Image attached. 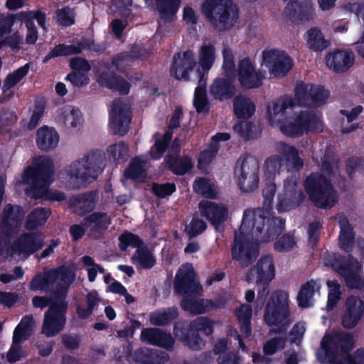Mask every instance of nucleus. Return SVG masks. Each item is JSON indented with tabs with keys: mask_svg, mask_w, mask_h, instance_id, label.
Returning a JSON list of instances; mask_svg holds the SVG:
<instances>
[{
	"mask_svg": "<svg viewBox=\"0 0 364 364\" xmlns=\"http://www.w3.org/2000/svg\"><path fill=\"white\" fill-rule=\"evenodd\" d=\"M313 7L311 0H294L289 2L284 13L295 24H301L313 18Z\"/></svg>",
	"mask_w": 364,
	"mask_h": 364,
	"instance_id": "4be33fe9",
	"label": "nucleus"
},
{
	"mask_svg": "<svg viewBox=\"0 0 364 364\" xmlns=\"http://www.w3.org/2000/svg\"><path fill=\"white\" fill-rule=\"evenodd\" d=\"M107 151L108 158L118 164L127 161L129 157V146L124 141L109 145Z\"/></svg>",
	"mask_w": 364,
	"mask_h": 364,
	"instance_id": "49530a36",
	"label": "nucleus"
},
{
	"mask_svg": "<svg viewBox=\"0 0 364 364\" xmlns=\"http://www.w3.org/2000/svg\"><path fill=\"white\" fill-rule=\"evenodd\" d=\"M279 151L286 169L290 173L284 181L283 193L279 196L277 205L278 212L284 213L298 207L305 198L302 190L299 188V172L304 163L298 149L293 146L283 143Z\"/></svg>",
	"mask_w": 364,
	"mask_h": 364,
	"instance_id": "f03ea898",
	"label": "nucleus"
},
{
	"mask_svg": "<svg viewBox=\"0 0 364 364\" xmlns=\"http://www.w3.org/2000/svg\"><path fill=\"white\" fill-rule=\"evenodd\" d=\"M173 289L176 294L183 297L201 294L202 286L196 279V274L191 264L187 263L179 268L173 282Z\"/></svg>",
	"mask_w": 364,
	"mask_h": 364,
	"instance_id": "4468645a",
	"label": "nucleus"
},
{
	"mask_svg": "<svg viewBox=\"0 0 364 364\" xmlns=\"http://www.w3.org/2000/svg\"><path fill=\"white\" fill-rule=\"evenodd\" d=\"M48 208L38 207L34 208L28 215L25 227L28 230H34L38 227L43 226L47 222L50 215Z\"/></svg>",
	"mask_w": 364,
	"mask_h": 364,
	"instance_id": "4c0bfd02",
	"label": "nucleus"
},
{
	"mask_svg": "<svg viewBox=\"0 0 364 364\" xmlns=\"http://www.w3.org/2000/svg\"><path fill=\"white\" fill-rule=\"evenodd\" d=\"M53 175L52 159L42 156L36 159L33 166H28L24 170L23 181L30 186L33 198L61 202L65 199V194L62 191L48 188Z\"/></svg>",
	"mask_w": 364,
	"mask_h": 364,
	"instance_id": "7ed1b4c3",
	"label": "nucleus"
},
{
	"mask_svg": "<svg viewBox=\"0 0 364 364\" xmlns=\"http://www.w3.org/2000/svg\"><path fill=\"white\" fill-rule=\"evenodd\" d=\"M21 16L18 14H0V37L9 34L16 21H20Z\"/></svg>",
	"mask_w": 364,
	"mask_h": 364,
	"instance_id": "052dcab7",
	"label": "nucleus"
},
{
	"mask_svg": "<svg viewBox=\"0 0 364 364\" xmlns=\"http://www.w3.org/2000/svg\"><path fill=\"white\" fill-rule=\"evenodd\" d=\"M58 142L59 134L54 128L44 125L37 130L36 143L40 150L48 152L54 149Z\"/></svg>",
	"mask_w": 364,
	"mask_h": 364,
	"instance_id": "c756f323",
	"label": "nucleus"
},
{
	"mask_svg": "<svg viewBox=\"0 0 364 364\" xmlns=\"http://www.w3.org/2000/svg\"><path fill=\"white\" fill-rule=\"evenodd\" d=\"M327 66L335 73L347 72L353 65L355 57L350 50L337 49L328 53L326 58Z\"/></svg>",
	"mask_w": 364,
	"mask_h": 364,
	"instance_id": "a878e982",
	"label": "nucleus"
},
{
	"mask_svg": "<svg viewBox=\"0 0 364 364\" xmlns=\"http://www.w3.org/2000/svg\"><path fill=\"white\" fill-rule=\"evenodd\" d=\"M132 358L140 364H166L169 356L167 353L158 349L141 347L134 351Z\"/></svg>",
	"mask_w": 364,
	"mask_h": 364,
	"instance_id": "cd10ccee",
	"label": "nucleus"
},
{
	"mask_svg": "<svg viewBox=\"0 0 364 364\" xmlns=\"http://www.w3.org/2000/svg\"><path fill=\"white\" fill-rule=\"evenodd\" d=\"M328 287V300L326 304V310L332 311L337 306L338 301L341 297V286L336 280H328L327 282Z\"/></svg>",
	"mask_w": 364,
	"mask_h": 364,
	"instance_id": "3c124183",
	"label": "nucleus"
},
{
	"mask_svg": "<svg viewBox=\"0 0 364 364\" xmlns=\"http://www.w3.org/2000/svg\"><path fill=\"white\" fill-rule=\"evenodd\" d=\"M178 316V310L176 306L168 307L163 312H155L150 316V322L156 326H164L170 323Z\"/></svg>",
	"mask_w": 364,
	"mask_h": 364,
	"instance_id": "37998d69",
	"label": "nucleus"
},
{
	"mask_svg": "<svg viewBox=\"0 0 364 364\" xmlns=\"http://www.w3.org/2000/svg\"><path fill=\"white\" fill-rule=\"evenodd\" d=\"M34 326L35 321L32 315L23 316L14 331L13 338H15L17 342L29 339L33 334Z\"/></svg>",
	"mask_w": 364,
	"mask_h": 364,
	"instance_id": "58836bf2",
	"label": "nucleus"
},
{
	"mask_svg": "<svg viewBox=\"0 0 364 364\" xmlns=\"http://www.w3.org/2000/svg\"><path fill=\"white\" fill-rule=\"evenodd\" d=\"M297 105L316 108L323 105L330 97V92H294Z\"/></svg>",
	"mask_w": 364,
	"mask_h": 364,
	"instance_id": "473e14b6",
	"label": "nucleus"
},
{
	"mask_svg": "<svg viewBox=\"0 0 364 364\" xmlns=\"http://www.w3.org/2000/svg\"><path fill=\"white\" fill-rule=\"evenodd\" d=\"M262 62L270 75L277 79L287 76L294 66L293 59L284 50L277 48L264 50Z\"/></svg>",
	"mask_w": 364,
	"mask_h": 364,
	"instance_id": "f8f14e48",
	"label": "nucleus"
},
{
	"mask_svg": "<svg viewBox=\"0 0 364 364\" xmlns=\"http://www.w3.org/2000/svg\"><path fill=\"white\" fill-rule=\"evenodd\" d=\"M98 83L113 91H129L131 85L124 77L115 73L103 72L97 76Z\"/></svg>",
	"mask_w": 364,
	"mask_h": 364,
	"instance_id": "2f4dec72",
	"label": "nucleus"
},
{
	"mask_svg": "<svg viewBox=\"0 0 364 364\" xmlns=\"http://www.w3.org/2000/svg\"><path fill=\"white\" fill-rule=\"evenodd\" d=\"M75 13L68 6L58 9L55 11V21L62 27H70L75 24Z\"/></svg>",
	"mask_w": 364,
	"mask_h": 364,
	"instance_id": "5fc2aeb1",
	"label": "nucleus"
},
{
	"mask_svg": "<svg viewBox=\"0 0 364 364\" xmlns=\"http://www.w3.org/2000/svg\"><path fill=\"white\" fill-rule=\"evenodd\" d=\"M237 175L248 176L259 173V164L255 158L247 155L240 156L236 161Z\"/></svg>",
	"mask_w": 364,
	"mask_h": 364,
	"instance_id": "a19ab883",
	"label": "nucleus"
},
{
	"mask_svg": "<svg viewBox=\"0 0 364 364\" xmlns=\"http://www.w3.org/2000/svg\"><path fill=\"white\" fill-rule=\"evenodd\" d=\"M341 275L344 278L346 284L349 289L358 290L364 289V279L353 271L350 265Z\"/></svg>",
	"mask_w": 364,
	"mask_h": 364,
	"instance_id": "864d4df0",
	"label": "nucleus"
},
{
	"mask_svg": "<svg viewBox=\"0 0 364 364\" xmlns=\"http://www.w3.org/2000/svg\"><path fill=\"white\" fill-rule=\"evenodd\" d=\"M334 176L332 164L324 160L321 164V172H312L306 178L305 191L316 207L326 209L338 202V196L331 183Z\"/></svg>",
	"mask_w": 364,
	"mask_h": 364,
	"instance_id": "20e7f679",
	"label": "nucleus"
},
{
	"mask_svg": "<svg viewBox=\"0 0 364 364\" xmlns=\"http://www.w3.org/2000/svg\"><path fill=\"white\" fill-rule=\"evenodd\" d=\"M238 186L243 193H251L257 188L259 184V173L252 176L237 175Z\"/></svg>",
	"mask_w": 364,
	"mask_h": 364,
	"instance_id": "bf43d9fd",
	"label": "nucleus"
},
{
	"mask_svg": "<svg viewBox=\"0 0 364 364\" xmlns=\"http://www.w3.org/2000/svg\"><path fill=\"white\" fill-rule=\"evenodd\" d=\"M106 166L105 154L100 149L90 151L80 160L71 164L70 174L84 183L95 181Z\"/></svg>",
	"mask_w": 364,
	"mask_h": 364,
	"instance_id": "0eeeda50",
	"label": "nucleus"
},
{
	"mask_svg": "<svg viewBox=\"0 0 364 364\" xmlns=\"http://www.w3.org/2000/svg\"><path fill=\"white\" fill-rule=\"evenodd\" d=\"M119 248L122 252H126L127 248L139 249L144 245L143 240L137 235L128 230H124L118 237Z\"/></svg>",
	"mask_w": 364,
	"mask_h": 364,
	"instance_id": "a18cd8bd",
	"label": "nucleus"
},
{
	"mask_svg": "<svg viewBox=\"0 0 364 364\" xmlns=\"http://www.w3.org/2000/svg\"><path fill=\"white\" fill-rule=\"evenodd\" d=\"M297 105L296 97H291L285 95L267 105L266 116L269 124L271 126H278L279 119L287 118V109H292Z\"/></svg>",
	"mask_w": 364,
	"mask_h": 364,
	"instance_id": "393cba45",
	"label": "nucleus"
},
{
	"mask_svg": "<svg viewBox=\"0 0 364 364\" xmlns=\"http://www.w3.org/2000/svg\"><path fill=\"white\" fill-rule=\"evenodd\" d=\"M98 201L96 191H87L70 197L68 206L73 213L79 216H84L92 213L96 207Z\"/></svg>",
	"mask_w": 364,
	"mask_h": 364,
	"instance_id": "5701e85b",
	"label": "nucleus"
},
{
	"mask_svg": "<svg viewBox=\"0 0 364 364\" xmlns=\"http://www.w3.org/2000/svg\"><path fill=\"white\" fill-rule=\"evenodd\" d=\"M181 0H156L157 10L161 18L171 21L173 16L177 13Z\"/></svg>",
	"mask_w": 364,
	"mask_h": 364,
	"instance_id": "c03bdc74",
	"label": "nucleus"
},
{
	"mask_svg": "<svg viewBox=\"0 0 364 364\" xmlns=\"http://www.w3.org/2000/svg\"><path fill=\"white\" fill-rule=\"evenodd\" d=\"M321 348L324 350L325 357L329 363L336 360L338 353V346L333 336L324 337L321 342Z\"/></svg>",
	"mask_w": 364,
	"mask_h": 364,
	"instance_id": "0e129e2a",
	"label": "nucleus"
},
{
	"mask_svg": "<svg viewBox=\"0 0 364 364\" xmlns=\"http://www.w3.org/2000/svg\"><path fill=\"white\" fill-rule=\"evenodd\" d=\"M201 12L219 31L230 30L239 18V8L233 0H205L201 5Z\"/></svg>",
	"mask_w": 364,
	"mask_h": 364,
	"instance_id": "423d86ee",
	"label": "nucleus"
},
{
	"mask_svg": "<svg viewBox=\"0 0 364 364\" xmlns=\"http://www.w3.org/2000/svg\"><path fill=\"white\" fill-rule=\"evenodd\" d=\"M199 332L209 336L214 332V321L208 316H198L192 321L178 319L173 324L175 337L193 350L204 346Z\"/></svg>",
	"mask_w": 364,
	"mask_h": 364,
	"instance_id": "39448f33",
	"label": "nucleus"
},
{
	"mask_svg": "<svg viewBox=\"0 0 364 364\" xmlns=\"http://www.w3.org/2000/svg\"><path fill=\"white\" fill-rule=\"evenodd\" d=\"M283 159L278 155H272L268 157L264 164V171L265 176L272 178L279 173L280 168L283 166Z\"/></svg>",
	"mask_w": 364,
	"mask_h": 364,
	"instance_id": "603ef678",
	"label": "nucleus"
},
{
	"mask_svg": "<svg viewBox=\"0 0 364 364\" xmlns=\"http://www.w3.org/2000/svg\"><path fill=\"white\" fill-rule=\"evenodd\" d=\"M140 340L144 343L161 347L167 350H172L175 344V340L171 334L159 328H143Z\"/></svg>",
	"mask_w": 364,
	"mask_h": 364,
	"instance_id": "b1692460",
	"label": "nucleus"
},
{
	"mask_svg": "<svg viewBox=\"0 0 364 364\" xmlns=\"http://www.w3.org/2000/svg\"><path fill=\"white\" fill-rule=\"evenodd\" d=\"M29 69L30 63H27L23 66L9 73L4 82V87L8 90L14 87L28 74Z\"/></svg>",
	"mask_w": 364,
	"mask_h": 364,
	"instance_id": "4d7b16f0",
	"label": "nucleus"
},
{
	"mask_svg": "<svg viewBox=\"0 0 364 364\" xmlns=\"http://www.w3.org/2000/svg\"><path fill=\"white\" fill-rule=\"evenodd\" d=\"M263 198L262 208L245 210L239 228L240 234L235 235L232 257L244 267L256 259L259 245L277 238L285 228V220L272 215L274 198Z\"/></svg>",
	"mask_w": 364,
	"mask_h": 364,
	"instance_id": "f257e3e1",
	"label": "nucleus"
},
{
	"mask_svg": "<svg viewBox=\"0 0 364 364\" xmlns=\"http://www.w3.org/2000/svg\"><path fill=\"white\" fill-rule=\"evenodd\" d=\"M68 306L66 301H55L46 311L41 332L46 337H54L63 330Z\"/></svg>",
	"mask_w": 364,
	"mask_h": 364,
	"instance_id": "ddd939ff",
	"label": "nucleus"
},
{
	"mask_svg": "<svg viewBox=\"0 0 364 364\" xmlns=\"http://www.w3.org/2000/svg\"><path fill=\"white\" fill-rule=\"evenodd\" d=\"M24 212L20 205L6 204L2 211L1 230L7 239L18 233L21 225Z\"/></svg>",
	"mask_w": 364,
	"mask_h": 364,
	"instance_id": "a211bd4d",
	"label": "nucleus"
},
{
	"mask_svg": "<svg viewBox=\"0 0 364 364\" xmlns=\"http://www.w3.org/2000/svg\"><path fill=\"white\" fill-rule=\"evenodd\" d=\"M131 259L137 269H150L156 263L155 256L145 244L139 249L136 250Z\"/></svg>",
	"mask_w": 364,
	"mask_h": 364,
	"instance_id": "72a5a7b5",
	"label": "nucleus"
},
{
	"mask_svg": "<svg viewBox=\"0 0 364 364\" xmlns=\"http://www.w3.org/2000/svg\"><path fill=\"white\" fill-rule=\"evenodd\" d=\"M176 191V186L173 183H153L151 191L154 196L159 198H164L171 196Z\"/></svg>",
	"mask_w": 364,
	"mask_h": 364,
	"instance_id": "774afa93",
	"label": "nucleus"
},
{
	"mask_svg": "<svg viewBox=\"0 0 364 364\" xmlns=\"http://www.w3.org/2000/svg\"><path fill=\"white\" fill-rule=\"evenodd\" d=\"M324 266L331 267L341 274L350 264L344 256L336 252H325L322 257Z\"/></svg>",
	"mask_w": 364,
	"mask_h": 364,
	"instance_id": "79ce46f5",
	"label": "nucleus"
},
{
	"mask_svg": "<svg viewBox=\"0 0 364 364\" xmlns=\"http://www.w3.org/2000/svg\"><path fill=\"white\" fill-rule=\"evenodd\" d=\"M323 225L319 220H314L308 225V245L314 250L320 240Z\"/></svg>",
	"mask_w": 364,
	"mask_h": 364,
	"instance_id": "13d9d810",
	"label": "nucleus"
},
{
	"mask_svg": "<svg viewBox=\"0 0 364 364\" xmlns=\"http://www.w3.org/2000/svg\"><path fill=\"white\" fill-rule=\"evenodd\" d=\"M274 265L272 256L264 255L261 257L256 264L250 268L247 274V281L255 282L257 285L262 286V289L259 291L255 301V309H261L269 291L268 285L274 278Z\"/></svg>",
	"mask_w": 364,
	"mask_h": 364,
	"instance_id": "6e6552de",
	"label": "nucleus"
},
{
	"mask_svg": "<svg viewBox=\"0 0 364 364\" xmlns=\"http://www.w3.org/2000/svg\"><path fill=\"white\" fill-rule=\"evenodd\" d=\"M338 223L341 228L338 238L339 247L346 252L349 253L353 248L354 232L346 217L341 219Z\"/></svg>",
	"mask_w": 364,
	"mask_h": 364,
	"instance_id": "e433bc0d",
	"label": "nucleus"
},
{
	"mask_svg": "<svg viewBox=\"0 0 364 364\" xmlns=\"http://www.w3.org/2000/svg\"><path fill=\"white\" fill-rule=\"evenodd\" d=\"M277 127L282 134L293 138L301 136L304 133L323 131L320 118L308 111H301L294 122H288L287 118L279 119Z\"/></svg>",
	"mask_w": 364,
	"mask_h": 364,
	"instance_id": "1a4fd4ad",
	"label": "nucleus"
},
{
	"mask_svg": "<svg viewBox=\"0 0 364 364\" xmlns=\"http://www.w3.org/2000/svg\"><path fill=\"white\" fill-rule=\"evenodd\" d=\"M266 78L265 70H256L250 58L242 59L238 63L237 80L246 90L257 89Z\"/></svg>",
	"mask_w": 364,
	"mask_h": 364,
	"instance_id": "2eb2a0df",
	"label": "nucleus"
},
{
	"mask_svg": "<svg viewBox=\"0 0 364 364\" xmlns=\"http://www.w3.org/2000/svg\"><path fill=\"white\" fill-rule=\"evenodd\" d=\"M344 307L341 325L345 328L352 329L363 317L364 302L358 296L350 295L346 298Z\"/></svg>",
	"mask_w": 364,
	"mask_h": 364,
	"instance_id": "412c9836",
	"label": "nucleus"
},
{
	"mask_svg": "<svg viewBox=\"0 0 364 364\" xmlns=\"http://www.w3.org/2000/svg\"><path fill=\"white\" fill-rule=\"evenodd\" d=\"M201 215L205 217L218 232L224 230V223L228 219V210L223 205L215 202L202 200L198 205Z\"/></svg>",
	"mask_w": 364,
	"mask_h": 364,
	"instance_id": "aec40b11",
	"label": "nucleus"
},
{
	"mask_svg": "<svg viewBox=\"0 0 364 364\" xmlns=\"http://www.w3.org/2000/svg\"><path fill=\"white\" fill-rule=\"evenodd\" d=\"M172 139V134L166 132L161 137L155 139L154 144L150 150V156L153 159H160L166 151Z\"/></svg>",
	"mask_w": 364,
	"mask_h": 364,
	"instance_id": "09e8293b",
	"label": "nucleus"
},
{
	"mask_svg": "<svg viewBox=\"0 0 364 364\" xmlns=\"http://www.w3.org/2000/svg\"><path fill=\"white\" fill-rule=\"evenodd\" d=\"M46 105L47 102L43 97H37L35 100L33 111L28 124L29 129L31 130L36 127L39 120L44 114Z\"/></svg>",
	"mask_w": 364,
	"mask_h": 364,
	"instance_id": "6e6d98bb",
	"label": "nucleus"
},
{
	"mask_svg": "<svg viewBox=\"0 0 364 364\" xmlns=\"http://www.w3.org/2000/svg\"><path fill=\"white\" fill-rule=\"evenodd\" d=\"M233 110L237 119H248L255 112V105L249 98L238 95L233 100Z\"/></svg>",
	"mask_w": 364,
	"mask_h": 364,
	"instance_id": "c9c22d12",
	"label": "nucleus"
},
{
	"mask_svg": "<svg viewBox=\"0 0 364 364\" xmlns=\"http://www.w3.org/2000/svg\"><path fill=\"white\" fill-rule=\"evenodd\" d=\"M216 58V49L213 44H203L198 50V64L203 71L208 72Z\"/></svg>",
	"mask_w": 364,
	"mask_h": 364,
	"instance_id": "ea45409f",
	"label": "nucleus"
},
{
	"mask_svg": "<svg viewBox=\"0 0 364 364\" xmlns=\"http://www.w3.org/2000/svg\"><path fill=\"white\" fill-rule=\"evenodd\" d=\"M193 188L196 193L202 195L205 198H215L216 197V192L213 184L205 178L200 177L196 178Z\"/></svg>",
	"mask_w": 364,
	"mask_h": 364,
	"instance_id": "8fccbe9b",
	"label": "nucleus"
},
{
	"mask_svg": "<svg viewBox=\"0 0 364 364\" xmlns=\"http://www.w3.org/2000/svg\"><path fill=\"white\" fill-rule=\"evenodd\" d=\"M198 296H185L181 301V308L191 315L203 314L213 309L212 300L198 299Z\"/></svg>",
	"mask_w": 364,
	"mask_h": 364,
	"instance_id": "7c9ffc66",
	"label": "nucleus"
},
{
	"mask_svg": "<svg viewBox=\"0 0 364 364\" xmlns=\"http://www.w3.org/2000/svg\"><path fill=\"white\" fill-rule=\"evenodd\" d=\"M196 65L193 50H187L173 55L170 67V74L177 80H188L189 75Z\"/></svg>",
	"mask_w": 364,
	"mask_h": 364,
	"instance_id": "6ab92c4d",
	"label": "nucleus"
},
{
	"mask_svg": "<svg viewBox=\"0 0 364 364\" xmlns=\"http://www.w3.org/2000/svg\"><path fill=\"white\" fill-rule=\"evenodd\" d=\"M289 294L284 290L278 289L273 291L267 300L264 309V321L269 326H277L290 316V309L288 303Z\"/></svg>",
	"mask_w": 364,
	"mask_h": 364,
	"instance_id": "9d476101",
	"label": "nucleus"
},
{
	"mask_svg": "<svg viewBox=\"0 0 364 364\" xmlns=\"http://www.w3.org/2000/svg\"><path fill=\"white\" fill-rule=\"evenodd\" d=\"M314 284L313 280L308 281L301 285L297 295L298 306L305 309L312 306V298L314 294Z\"/></svg>",
	"mask_w": 364,
	"mask_h": 364,
	"instance_id": "de8ad7c7",
	"label": "nucleus"
},
{
	"mask_svg": "<svg viewBox=\"0 0 364 364\" xmlns=\"http://www.w3.org/2000/svg\"><path fill=\"white\" fill-rule=\"evenodd\" d=\"M306 41L309 49L315 52H322L330 46L321 29L317 27L311 28L306 33Z\"/></svg>",
	"mask_w": 364,
	"mask_h": 364,
	"instance_id": "f704fd0d",
	"label": "nucleus"
},
{
	"mask_svg": "<svg viewBox=\"0 0 364 364\" xmlns=\"http://www.w3.org/2000/svg\"><path fill=\"white\" fill-rule=\"evenodd\" d=\"M129 107L119 99L113 100L109 110V125L114 134L124 136L129 131Z\"/></svg>",
	"mask_w": 364,
	"mask_h": 364,
	"instance_id": "dca6fc26",
	"label": "nucleus"
},
{
	"mask_svg": "<svg viewBox=\"0 0 364 364\" xmlns=\"http://www.w3.org/2000/svg\"><path fill=\"white\" fill-rule=\"evenodd\" d=\"M75 274L71 269L65 265L50 269L43 273H37L31 279L29 289L31 291H48L58 279L67 285H70L75 280Z\"/></svg>",
	"mask_w": 364,
	"mask_h": 364,
	"instance_id": "9b49d317",
	"label": "nucleus"
},
{
	"mask_svg": "<svg viewBox=\"0 0 364 364\" xmlns=\"http://www.w3.org/2000/svg\"><path fill=\"white\" fill-rule=\"evenodd\" d=\"M45 245V238L38 232L21 233L12 243L11 248L14 253L30 256L41 250Z\"/></svg>",
	"mask_w": 364,
	"mask_h": 364,
	"instance_id": "f3484780",
	"label": "nucleus"
},
{
	"mask_svg": "<svg viewBox=\"0 0 364 364\" xmlns=\"http://www.w3.org/2000/svg\"><path fill=\"white\" fill-rule=\"evenodd\" d=\"M111 224V218L105 212H92L83 218L82 225L92 235L104 234Z\"/></svg>",
	"mask_w": 364,
	"mask_h": 364,
	"instance_id": "bb28decb",
	"label": "nucleus"
},
{
	"mask_svg": "<svg viewBox=\"0 0 364 364\" xmlns=\"http://www.w3.org/2000/svg\"><path fill=\"white\" fill-rule=\"evenodd\" d=\"M21 16L20 21H26L31 23L33 22V19L36 20L38 26L43 29H46V15L44 12L41 10H31L28 11L19 12Z\"/></svg>",
	"mask_w": 364,
	"mask_h": 364,
	"instance_id": "680f3d73",
	"label": "nucleus"
},
{
	"mask_svg": "<svg viewBox=\"0 0 364 364\" xmlns=\"http://www.w3.org/2000/svg\"><path fill=\"white\" fill-rule=\"evenodd\" d=\"M144 168L142 162L138 159H133L128 167L124 170V176L127 179L138 180L142 177Z\"/></svg>",
	"mask_w": 364,
	"mask_h": 364,
	"instance_id": "338daca9",
	"label": "nucleus"
},
{
	"mask_svg": "<svg viewBox=\"0 0 364 364\" xmlns=\"http://www.w3.org/2000/svg\"><path fill=\"white\" fill-rule=\"evenodd\" d=\"M164 161L170 171L176 176H185L191 172L194 167V162L189 156H173L168 153Z\"/></svg>",
	"mask_w": 364,
	"mask_h": 364,
	"instance_id": "c85d7f7f",
	"label": "nucleus"
},
{
	"mask_svg": "<svg viewBox=\"0 0 364 364\" xmlns=\"http://www.w3.org/2000/svg\"><path fill=\"white\" fill-rule=\"evenodd\" d=\"M226 77H217L214 80L209 91H237L233 85L235 77L225 74Z\"/></svg>",
	"mask_w": 364,
	"mask_h": 364,
	"instance_id": "69168bd1",
	"label": "nucleus"
},
{
	"mask_svg": "<svg viewBox=\"0 0 364 364\" xmlns=\"http://www.w3.org/2000/svg\"><path fill=\"white\" fill-rule=\"evenodd\" d=\"M207 228V224L202 219L193 216L189 225H186L185 232L188 235L189 240L202 234Z\"/></svg>",
	"mask_w": 364,
	"mask_h": 364,
	"instance_id": "e2e57ef3",
	"label": "nucleus"
}]
</instances>
